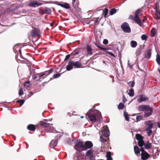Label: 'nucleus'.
<instances>
[{
    "label": "nucleus",
    "instance_id": "58",
    "mask_svg": "<svg viewBox=\"0 0 160 160\" xmlns=\"http://www.w3.org/2000/svg\"><path fill=\"white\" fill-rule=\"evenodd\" d=\"M127 101V99L125 98L124 96L123 97V102L125 103V102Z\"/></svg>",
    "mask_w": 160,
    "mask_h": 160
},
{
    "label": "nucleus",
    "instance_id": "51",
    "mask_svg": "<svg viewBox=\"0 0 160 160\" xmlns=\"http://www.w3.org/2000/svg\"><path fill=\"white\" fill-rule=\"evenodd\" d=\"M103 43L104 45H107L108 43V41L107 39H104L103 40Z\"/></svg>",
    "mask_w": 160,
    "mask_h": 160
},
{
    "label": "nucleus",
    "instance_id": "57",
    "mask_svg": "<svg viewBox=\"0 0 160 160\" xmlns=\"http://www.w3.org/2000/svg\"><path fill=\"white\" fill-rule=\"evenodd\" d=\"M129 61L128 60V66L130 68H132L133 65H131L129 63Z\"/></svg>",
    "mask_w": 160,
    "mask_h": 160
},
{
    "label": "nucleus",
    "instance_id": "5",
    "mask_svg": "<svg viewBox=\"0 0 160 160\" xmlns=\"http://www.w3.org/2000/svg\"><path fill=\"white\" fill-rule=\"evenodd\" d=\"M140 151L142 152L141 153V159L142 160H146L148 159L150 155L144 150V148L142 147L140 148Z\"/></svg>",
    "mask_w": 160,
    "mask_h": 160
},
{
    "label": "nucleus",
    "instance_id": "61",
    "mask_svg": "<svg viewBox=\"0 0 160 160\" xmlns=\"http://www.w3.org/2000/svg\"><path fill=\"white\" fill-rule=\"evenodd\" d=\"M29 83H30V82L29 81H26L25 82L24 85L25 86H26V84H29Z\"/></svg>",
    "mask_w": 160,
    "mask_h": 160
},
{
    "label": "nucleus",
    "instance_id": "49",
    "mask_svg": "<svg viewBox=\"0 0 160 160\" xmlns=\"http://www.w3.org/2000/svg\"><path fill=\"white\" fill-rule=\"evenodd\" d=\"M19 94L20 96H21L23 94V92L22 88H20L19 90Z\"/></svg>",
    "mask_w": 160,
    "mask_h": 160
},
{
    "label": "nucleus",
    "instance_id": "11",
    "mask_svg": "<svg viewBox=\"0 0 160 160\" xmlns=\"http://www.w3.org/2000/svg\"><path fill=\"white\" fill-rule=\"evenodd\" d=\"M94 150L92 149H89L88 150L86 153V156L88 158L90 159L92 158L94 156L93 155Z\"/></svg>",
    "mask_w": 160,
    "mask_h": 160
},
{
    "label": "nucleus",
    "instance_id": "44",
    "mask_svg": "<svg viewBox=\"0 0 160 160\" xmlns=\"http://www.w3.org/2000/svg\"><path fill=\"white\" fill-rule=\"evenodd\" d=\"M151 32L152 34L153 35V36H154L156 34L155 29L154 28H153L152 29L151 31Z\"/></svg>",
    "mask_w": 160,
    "mask_h": 160
},
{
    "label": "nucleus",
    "instance_id": "48",
    "mask_svg": "<svg viewBox=\"0 0 160 160\" xmlns=\"http://www.w3.org/2000/svg\"><path fill=\"white\" fill-rule=\"evenodd\" d=\"M61 74L60 73L55 74L53 75V77L54 78H56L59 77L61 76Z\"/></svg>",
    "mask_w": 160,
    "mask_h": 160
},
{
    "label": "nucleus",
    "instance_id": "60",
    "mask_svg": "<svg viewBox=\"0 0 160 160\" xmlns=\"http://www.w3.org/2000/svg\"><path fill=\"white\" fill-rule=\"evenodd\" d=\"M157 125L158 128H160V123L158 122L157 123Z\"/></svg>",
    "mask_w": 160,
    "mask_h": 160
},
{
    "label": "nucleus",
    "instance_id": "54",
    "mask_svg": "<svg viewBox=\"0 0 160 160\" xmlns=\"http://www.w3.org/2000/svg\"><path fill=\"white\" fill-rule=\"evenodd\" d=\"M45 12H47V13H49L51 12V10L50 8H47L45 10Z\"/></svg>",
    "mask_w": 160,
    "mask_h": 160
},
{
    "label": "nucleus",
    "instance_id": "4",
    "mask_svg": "<svg viewBox=\"0 0 160 160\" xmlns=\"http://www.w3.org/2000/svg\"><path fill=\"white\" fill-rule=\"evenodd\" d=\"M136 139L138 141V144L140 148L142 147L144 144L143 140V137L140 134H136L135 136Z\"/></svg>",
    "mask_w": 160,
    "mask_h": 160
},
{
    "label": "nucleus",
    "instance_id": "12",
    "mask_svg": "<svg viewBox=\"0 0 160 160\" xmlns=\"http://www.w3.org/2000/svg\"><path fill=\"white\" fill-rule=\"evenodd\" d=\"M151 107L148 105H142L139 106L138 108V110L139 111H146Z\"/></svg>",
    "mask_w": 160,
    "mask_h": 160
},
{
    "label": "nucleus",
    "instance_id": "40",
    "mask_svg": "<svg viewBox=\"0 0 160 160\" xmlns=\"http://www.w3.org/2000/svg\"><path fill=\"white\" fill-rule=\"evenodd\" d=\"M147 36L145 34H143L141 37V38L142 40L146 41L147 39Z\"/></svg>",
    "mask_w": 160,
    "mask_h": 160
},
{
    "label": "nucleus",
    "instance_id": "18",
    "mask_svg": "<svg viewBox=\"0 0 160 160\" xmlns=\"http://www.w3.org/2000/svg\"><path fill=\"white\" fill-rule=\"evenodd\" d=\"M18 59L19 60L23 62V63H26L28 61V59L23 57L22 53L19 54V56L18 55Z\"/></svg>",
    "mask_w": 160,
    "mask_h": 160
},
{
    "label": "nucleus",
    "instance_id": "7",
    "mask_svg": "<svg viewBox=\"0 0 160 160\" xmlns=\"http://www.w3.org/2000/svg\"><path fill=\"white\" fill-rule=\"evenodd\" d=\"M93 144L90 141H86L84 144V151H86L88 149H91L93 147Z\"/></svg>",
    "mask_w": 160,
    "mask_h": 160
},
{
    "label": "nucleus",
    "instance_id": "23",
    "mask_svg": "<svg viewBox=\"0 0 160 160\" xmlns=\"http://www.w3.org/2000/svg\"><path fill=\"white\" fill-rule=\"evenodd\" d=\"M142 53V50L141 48H139L137 49L136 52V59L137 60L138 58V56L141 54Z\"/></svg>",
    "mask_w": 160,
    "mask_h": 160
},
{
    "label": "nucleus",
    "instance_id": "36",
    "mask_svg": "<svg viewBox=\"0 0 160 160\" xmlns=\"http://www.w3.org/2000/svg\"><path fill=\"white\" fill-rule=\"evenodd\" d=\"M124 116L126 120L128 121H129V119L128 116V113L125 111L124 112Z\"/></svg>",
    "mask_w": 160,
    "mask_h": 160
},
{
    "label": "nucleus",
    "instance_id": "38",
    "mask_svg": "<svg viewBox=\"0 0 160 160\" xmlns=\"http://www.w3.org/2000/svg\"><path fill=\"white\" fill-rule=\"evenodd\" d=\"M25 102V100L23 99H19L17 101V102L19 103L20 104V106H22Z\"/></svg>",
    "mask_w": 160,
    "mask_h": 160
},
{
    "label": "nucleus",
    "instance_id": "32",
    "mask_svg": "<svg viewBox=\"0 0 160 160\" xmlns=\"http://www.w3.org/2000/svg\"><path fill=\"white\" fill-rule=\"evenodd\" d=\"M95 46L98 48H99L101 50H104V51H107L108 50V48H104L102 47L101 46L99 45L98 44H95Z\"/></svg>",
    "mask_w": 160,
    "mask_h": 160
},
{
    "label": "nucleus",
    "instance_id": "53",
    "mask_svg": "<svg viewBox=\"0 0 160 160\" xmlns=\"http://www.w3.org/2000/svg\"><path fill=\"white\" fill-rule=\"evenodd\" d=\"M53 3H54V4H55L56 5H58V6H60L61 7L62 6V4L60 3L59 2H56V1L54 2H53Z\"/></svg>",
    "mask_w": 160,
    "mask_h": 160
},
{
    "label": "nucleus",
    "instance_id": "25",
    "mask_svg": "<svg viewBox=\"0 0 160 160\" xmlns=\"http://www.w3.org/2000/svg\"><path fill=\"white\" fill-rule=\"evenodd\" d=\"M27 128L30 131H34L36 128L35 125L33 124H29L27 126Z\"/></svg>",
    "mask_w": 160,
    "mask_h": 160
},
{
    "label": "nucleus",
    "instance_id": "15",
    "mask_svg": "<svg viewBox=\"0 0 160 160\" xmlns=\"http://www.w3.org/2000/svg\"><path fill=\"white\" fill-rule=\"evenodd\" d=\"M152 109L151 108L144 112V116L145 117H148L151 114L152 112Z\"/></svg>",
    "mask_w": 160,
    "mask_h": 160
},
{
    "label": "nucleus",
    "instance_id": "43",
    "mask_svg": "<svg viewBox=\"0 0 160 160\" xmlns=\"http://www.w3.org/2000/svg\"><path fill=\"white\" fill-rule=\"evenodd\" d=\"M100 141L102 143L104 142H107V140L106 139H104L103 138V136H100Z\"/></svg>",
    "mask_w": 160,
    "mask_h": 160
},
{
    "label": "nucleus",
    "instance_id": "26",
    "mask_svg": "<svg viewBox=\"0 0 160 160\" xmlns=\"http://www.w3.org/2000/svg\"><path fill=\"white\" fill-rule=\"evenodd\" d=\"M145 148L147 149H149L152 148V144L149 141H147L146 143H144V144Z\"/></svg>",
    "mask_w": 160,
    "mask_h": 160
},
{
    "label": "nucleus",
    "instance_id": "14",
    "mask_svg": "<svg viewBox=\"0 0 160 160\" xmlns=\"http://www.w3.org/2000/svg\"><path fill=\"white\" fill-rule=\"evenodd\" d=\"M146 124L148 125V127L146 128L145 131H147L149 129H151L153 126V123L151 121L149 120L147 122H146Z\"/></svg>",
    "mask_w": 160,
    "mask_h": 160
},
{
    "label": "nucleus",
    "instance_id": "33",
    "mask_svg": "<svg viewBox=\"0 0 160 160\" xmlns=\"http://www.w3.org/2000/svg\"><path fill=\"white\" fill-rule=\"evenodd\" d=\"M140 11V9H138L135 12L134 14L135 18H136V17L137 18H138L139 16L141 15V14L139 12Z\"/></svg>",
    "mask_w": 160,
    "mask_h": 160
},
{
    "label": "nucleus",
    "instance_id": "16",
    "mask_svg": "<svg viewBox=\"0 0 160 160\" xmlns=\"http://www.w3.org/2000/svg\"><path fill=\"white\" fill-rule=\"evenodd\" d=\"M58 139H56L55 140H52L50 143V147L52 148L56 146L58 144Z\"/></svg>",
    "mask_w": 160,
    "mask_h": 160
},
{
    "label": "nucleus",
    "instance_id": "39",
    "mask_svg": "<svg viewBox=\"0 0 160 160\" xmlns=\"http://www.w3.org/2000/svg\"><path fill=\"white\" fill-rule=\"evenodd\" d=\"M124 107V105L122 102L120 103L118 106V108L119 109H122Z\"/></svg>",
    "mask_w": 160,
    "mask_h": 160
},
{
    "label": "nucleus",
    "instance_id": "55",
    "mask_svg": "<svg viewBox=\"0 0 160 160\" xmlns=\"http://www.w3.org/2000/svg\"><path fill=\"white\" fill-rule=\"evenodd\" d=\"M70 54H68V55H67L65 57V58L64 59V60H65V61L67 60L68 58H70Z\"/></svg>",
    "mask_w": 160,
    "mask_h": 160
},
{
    "label": "nucleus",
    "instance_id": "56",
    "mask_svg": "<svg viewBox=\"0 0 160 160\" xmlns=\"http://www.w3.org/2000/svg\"><path fill=\"white\" fill-rule=\"evenodd\" d=\"M99 17H98L96 18V19L95 20L94 22L95 23H97L99 22Z\"/></svg>",
    "mask_w": 160,
    "mask_h": 160
},
{
    "label": "nucleus",
    "instance_id": "1",
    "mask_svg": "<svg viewBox=\"0 0 160 160\" xmlns=\"http://www.w3.org/2000/svg\"><path fill=\"white\" fill-rule=\"evenodd\" d=\"M86 115L92 123H95L100 120L102 118L101 112L98 110L90 109Z\"/></svg>",
    "mask_w": 160,
    "mask_h": 160
},
{
    "label": "nucleus",
    "instance_id": "9",
    "mask_svg": "<svg viewBox=\"0 0 160 160\" xmlns=\"http://www.w3.org/2000/svg\"><path fill=\"white\" fill-rule=\"evenodd\" d=\"M53 68H51L50 70L48 71H45V72L39 73L38 75V76L39 78L43 76V77H45L46 76L49 75L52 72Z\"/></svg>",
    "mask_w": 160,
    "mask_h": 160
},
{
    "label": "nucleus",
    "instance_id": "45",
    "mask_svg": "<svg viewBox=\"0 0 160 160\" xmlns=\"http://www.w3.org/2000/svg\"><path fill=\"white\" fill-rule=\"evenodd\" d=\"M104 13V17H105L107 15L108 13V8H105L104 10L103 11Z\"/></svg>",
    "mask_w": 160,
    "mask_h": 160
},
{
    "label": "nucleus",
    "instance_id": "37",
    "mask_svg": "<svg viewBox=\"0 0 160 160\" xmlns=\"http://www.w3.org/2000/svg\"><path fill=\"white\" fill-rule=\"evenodd\" d=\"M155 11L157 12V18L158 19H160V12H158L157 8V4H156V7L155 8Z\"/></svg>",
    "mask_w": 160,
    "mask_h": 160
},
{
    "label": "nucleus",
    "instance_id": "17",
    "mask_svg": "<svg viewBox=\"0 0 160 160\" xmlns=\"http://www.w3.org/2000/svg\"><path fill=\"white\" fill-rule=\"evenodd\" d=\"M71 61L72 62V65H73V66L75 68H79L82 65V64L78 61L74 62L72 60Z\"/></svg>",
    "mask_w": 160,
    "mask_h": 160
},
{
    "label": "nucleus",
    "instance_id": "41",
    "mask_svg": "<svg viewBox=\"0 0 160 160\" xmlns=\"http://www.w3.org/2000/svg\"><path fill=\"white\" fill-rule=\"evenodd\" d=\"M156 61L158 64L159 65H160V56H159L158 54L157 55L156 57Z\"/></svg>",
    "mask_w": 160,
    "mask_h": 160
},
{
    "label": "nucleus",
    "instance_id": "27",
    "mask_svg": "<svg viewBox=\"0 0 160 160\" xmlns=\"http://www.w3.org/2000/svg\"><path fill=\"white\" fill-rule=\"evenodd\" d=\"M134 21L135 23L138 24L140 26L142 25L141 20L139 19V18H137V17L134 18Z\"/></svg>",
    "mask_w": 160,
    "mask_h": 160
},
{
    "label": "nucleus",
    "instance_id": "22",
    "mask_svg": "<svg viewBox=\"0 0 160 160\" xmlns=\"http://www.w3.org/2000/svg\"><path fill=\"white\" fill-rule=\"evenodd\" d=\"M87 54L88 55H92V54L93 52H92V49L90 45H87Z\"/></svg>",
    "mask_w": 160,
    "mask_h": 160
},
{
    "label": "nucleus",
    "instance_id": "52",
    "mask_svg": "<svg viewBox=\"0 0 160 160\" xmlns=\"http://www.w3.org/2000/svg\"><path fill=\"white\" fill-rule=\"evenodd\" d=\"M38 73H37V74L36 75H32V78L33 79V80H35L37 78H39L38 77Z\"/></svg>",
    "mask_w": 160,
    "mask_h": 160
},
{
    "label": "nucleus",
    "instance_id": "62",
    "mask_svg": "<svg viewBox=\"0 0 160 160\" xmlns=\"http://www.w3.org/2000/svg\"><path fill=\"white\" fill-rule=\"evenodd\" d=\"M129 18L131 19H132L133 18V16L131 15L130 16Z\"/></svg>",
    "mask_w": 160,
    "mask_h": 160
},
{
    "label": "nucleus",
    "instance_id": "35",
    "mask_svg": "<svg viewBox=\"0 0 160 160\" xmlns=\"http://www.w3.org/2000/svg\"><path fill=\"white\" fill-rule=\"evenodd\" d=\"M128 95L130 97H132L134 95V91L133 89L131 88L129 92L128 93Z\"/></svg>",
    "mask_w": 160,
    "mask_h": 160
},
{
    "label": "nucleus",
    "instance_id": "59",
    "mask_svg": "<svg viewBox=\"0 0 160 160\" xmlns=\"http://www.w3.org/2000/svg\"><path fill=\"white\" fill-rule=\"evenodd\" d=\"M109 76H110V77H111V78H112V82H114V77L112 76V75H110Z\"/></svg>",
    "mask_w": 160,
    "mask_h": 160
},
{
    "label": "nucleus",
    "instance_id": "31",
    "mask_svg": "<svg viewBox=\"0 0 160 160\" xmlns=\"http://www.w3.org/2000/svg\"><path fill=\"white\" fill-rule=\"evenodd\" d=\"M106 156L107 158V160H112V158L111 156V153L110 152H107Z\"/></svg>",
    "mask_w": 160,
    "mask_h": 160
},
{
    "label": "nucleus",
    "instance_id": "21",
    "mask_svg": "<svg viewBox=\"0 0 160 160\" xmlns=\"http://www.w3.org/2000/svg\"><path fill=\"white\" fill-rule=\"evenodd\" d=\"M73 158L74 160H83V159L79 153H77L76 152L74 154Z\"/></svg>",
    "mask_w": 160,
    "mask_h": 160
},
{
    "label": "nucleus",
    "instance_id": "2",
    "mask_svg": "<svg viewBox=\"0 0 160 160\" xmlns=\"http://www.w3.org/2000/svg\"><path fill=\"white\" fill-rule=\"evenodd\" d=\"M74 148L78 152L84 151L83 142L78 140L75 143Z\"/></svg>",
    "mask_w": 160,
    "mask_h": 160
},
{
    "label": "nucleus",
    "instance_id": "6",
    "mask_svg": "<svg viewBox=\"0 0 160 160\" xmlns=\"http://www.w3.org/2000/svg\"><path fill=\"white\" fill-rule=\"evenodd\" d=\"M121 28L125 32L129 33L131 32L130 28L127 22H124L121 25Z\"/></svg>",
    "mask_w": 160,
    "mask_h": 160
},
{
    "label": "nucleus",
    "instance_id": "24",
    "mask_svg": "<svg viewBox=\"0 0 160 160\" xmlns=\"http://www.w3.org/2000/svg\"><path fill=\"white\" fill-rule=\"evenodd\" d=\"M72 62L71 61L68 62V65L66 67V70L67 71H70L73 68V65H72Z\"/></svg>",
    "mask_w": 160,
    "mask_h": 160
},
{
    "label": "nucleus",
    "instance_id": "42",
    "mask_svg": "<svg viewBox=\"0 0 160 160\" xmlns=\"http://www.w3.org/2000/svg\"><path fill=\"white\" fill-rule=\"evenodd\" d=\"M128 84L131 87H134L135 83L133 81H130L128 82Z\"/></svg>",
    "mask_w": 160,
    "mask_h": 160
},
{
    "label": "nucleus",
    "instance_id": "28",
    "mask_svg": "<svg viewBox=\"0 0 160 160\" xmlns=\"http://www.w3.org/2000/svg\"><path fill=\"white\" fill-rule=\"evenodd\" d=\"M103 134L104 137H105L106 138H108L109 136L110 132L109 131V130L108 129H105L104 130Z\"/></svg>",
    "mask_w": 160,
    "mask_h": 160
},
{
    "label": "nucleus",
    "instance_id": "47",
    "mask_svg": "<svg viewBox=\"0 0 160 160\" xmlns=\"http://www.w3.org/2000/svg\"><path fill=\"white\" fill-rule=\"evenodd\" d=\"M142 118V117L141 116L139 115L137 116L136 119L137 122L140 121Z\"/></svg>",
    "mask_w": 160,
    "mask_h": 160
},
{
    "label": "nucleus",
    "instance_id": "50",
    "mask_svg": "<svg viewBox=\"0 0 160 160\" xmlns=\"http://www.w3.org/2000/svg\"><path fill=\"white\" fill-rule=\"evenodd\" d=\"M105 51L106 52V53L108 54H109L111 55V56H112L114 58L115 57V55L113 53L110 52L109 51Z\"/></svg>",
    "mask_w": 160,
    "mask_h": 160
},
{
    "label": "nucleus",
    "instance_id": "63",
    "mask_svg": "<svg viewBox=\"0 0 160 160\" xmlns=\"http://www.w3.org/2000/svg\"><path fill=\"white\" fill-rule=\"evenodd\" d=\"M49 24L50 25V26L51 27H52L53 25V24L52 23H49Z\"/></svg>",
    "mask_w": 160,
    "mask_h": 160
},
{
    "label": "nucleus",
    "instance_id": "8",
    "mask_svg": "<svg viewBox=\"0 0 160 160\" xmlns=\"http://www.w3.org/2000/svg\"><path fill=\"white\" fill-rule=\"evenodd\" d=\"M42 3L38 2L36 1H31L28 4V6L31 7L36 8L42 5Z\"/></svg>",
    "mask_w": 160,
    "mask_h": 160
},
{
    "label": "nucleus",
    "instance_id": "19",
    "mask_svg": "<svg viewBox=\"0 0 160 160\" xmlns=\"http://www.w3.org/2000/svg\"><path fill=\"white\" fill-rule=\"evenodd\" d=\"M151 49H149L147 50L145 52V56L147 58H150L151 55Z\"/></svg>",
    "mask_w": 160,
    "mask_h": 160
},
{
    "label": "nucleus",
    "instance_id": "13",
    "mask_svg": "<svg viewBox=\"0 0 160 160\" xmlns=\"http://www.w3.org/2000/svg\"><path fill=\"white\" fill-rule=\"evenodd\" d=\"M40 34V32L38 29L35 28L32 31L31 35L32 36L35 37L39 36Z\"/></svg>",
    "mask_w": 160,
    "mask_h": 160
},
{
    "label": "nucleus",
    "instance_id": "29",
    "mask_svg": "<svg viewBox=\"0 0 160 160\" xmlns=\"http://www.w3.org/2000/svg\"><path fill=\"white\" fill-rule=\"evenodd\" d=\"M63 3L64 4H62L61 7L63 8L66 9L70 8V7L68 4L66 2H63Z\"/></svg>",
    "mask_w": 160,
    "mask_h": 160
},
{
    "label": "nucleus",
    "instance_id": "20",
    "mask_svg": "<svg viewBox=\"0 0 160 160\" xmlns=\"http://www.w3.org/2000/svg\"><path fill=\"white\" fill-rule=\"evenodd\" d=\"M134 150L135 153L138 157L140 154V151H141L140 148L139 149L138 146H134Z\"/></svg>",
    "mask_w": 160,
    "mask_h": 160
},
{
    "label": "nucleus",
    "instance_id": "10",
    "mask_svg": "<svg viewBox=\"0 0 160 160\" xmlns=\"http://www.w3.org/2000/svg\"><path fill=\"white\" fill-rule=\"evenodd\" d=\"M136 98H138L137 99V101L139 103L148 100V98L143 94L140 95L138 97H137Z\"/></svg>",
    "mask_w": 160,
    "mask_h": 160
},
{
    "label": "nucleus",
    "instance_id": "34",
    "mask_svg": "<svg viewBox=\"0 0 160 160\" xmlns=\"http://www.w3.org/2000/svg\"><path fill=\"white\" fill-rule=\"evenodd\" d=\"M116 12V9L115 8H113L110 10L109 13L111 15H112L115 13Z\"/></svg>",
    "mask_w": 160,
    "mask_h": 160
},
{
    "label": "nucleus",
    "instance_id": "64",
    "mask_svg": "<svg viewBox=\"0 0 160 160\" xmlns=\"http://www.w3.org/2000/svg\"><path fill=\"white\" fill-rule=\"evenodd\" d=\"M75 0H72V4H73L75 2Z\"/></svg>",
    "mask_w": 160,
    "mask_h": 160
},
{
    "label": "nucleus",
    "instance_id": "3",
    "mask_svg": "<svg viewBox=\"0 0 160 160\" xmlns=\"http://www.w3.org/2000/svg\"><path fill=\"white\" fill-rule=\"evenodd\" d=\"M40 124L42 126L44 127L45 129L48 130V132H52L53 131L54 129L52 124H50L44 122H41Z\"/></svg>",
    "mask_w": 160,
    "mask_h": 160
},
{
    "label": "nucleus",
    "instance_id": "30",
    "mask_svg": "<svg viewBox=\"0 0 160 160\" xmlns=\"http://www.w3.org/2000/svg\"><path fill=\"white\" fill-rule=\"evenodd\" d=\"M130 44L132 47L135 48L137 45V42L135 41H132L130 42Z\"/></svg>",
    "mask_w": 160,
    "mask_h": 160
},
{
    "label": "nucleus",
    "instance_id": "46",
    "mask_svg": "<svg viewBox=\"0 0 160 160\" xmlns=\"http://www.w3.org/2000/svg\"><path fill=\"white\" fill-rule=\"evenodd\" d=\"M146 131L147 132V135L149 136H150V135H151V134L152 132V130H151V129H149L148 130Z\"/></svg>",
    "mask_w": 160,
    "mask_h": 160
}]
</instances>
